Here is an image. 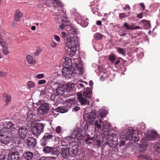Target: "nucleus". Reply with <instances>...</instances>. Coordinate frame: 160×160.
Returning <instances> with one entry per match:
<instances>
[{
	"instance_id": "nucleus-14",
	"label": "nucleus",
	"mask_w": 160,
	"mask_h": 160,
	"mask_svg": "<svg viewBox=\"0 0 160 160\" xmlns=\"http://www.w3.org/2000/svg\"><path fill=\"white\" fill-rule=\"evenodd\" d=\"M36 143V139L32 137H29L27 139V144L29 148H32L35 146Z\"/></svg>"
},
{
	"instance_id": "nucleus-2",
	"label": "nucleus",
	"mask_w": 160,
	"mask_h": 160,
	"mask_svg": "<svg viewBox=\"0 0 160 160\" xmlns=\"http://www.w3.org/2000/svg\"><path fill=\"white\" fill-rule=\"evenodd\" d=\"M16 130L15 125L11 122L7 123L6 126L0 131V141L5 145L8 144L12 140Z\"/></svg>"
},
{
	"instance_id": "nucleus-4",
	"label": "nucleus",
	"mask_w": 160,
	"mask_h": 160,
	"mask_svg": "<svg viewBox=\"0 0 160 160\" xmlns=\"http://www.w3.org/2000/svg\"><path fill=\"white\" fill-rule=\"evenodd\" d=\"M111 125L110 123L106 121H105L103 122L102 128L103 130L105 132L106 131H108ZM104 135H105V132H104ZM106 138L107 140H108V141L110 140H112L114 138L117 139V135L113 133L110 134V133H108V136H104L103 139L104 140L105 138Z\"/></svg>"
},
{
	"instance_id": "nucleus-46",
	"label": "nucleus",
	"mask_w": 160,
	"mask_h": 160,
	"mask_svg": "<svg viewBox=\"0 0 160 160\" xmlns=\"http://www.w3.org/2000/svg\"><path fill=\"white\" fill-rule=\"evenodd\" d=\"M8 46H7L6 47L2 48V53L6 55H8L9 53V52L8 50Z\"/></svg>"
},
{
	"instance_id": "nucleus-45",
	"label": "nucleus",
	"mask_w": 160,
	"mask_h": 160,
	"mask_svg": "<svg viewBox=\"0 0 160 160\" xmlns=\"http://www.w3.org/2000/svg\"><path fill=\"white\" fill-rule=\"evenodd\" d=\"M75 138V136L73 135L72 132L70 136L66 137L65 138L66 140L68 141H70L72 139H73Z\"/></svg>"
},
{
	"instance_id": "nucleus-57",
	"label": "nucleus",
	"mask_w": 160,
	"mask_h": 160,
	"mask_svg": "<svg viewBox=\"0 0 160 160\" xmlns=\"http://www.w3.org/2000/svg\"><path fill=\"white\" fill-rule=\"evenodd\" d=\"M54 38L55 40L58 42H59L60 41V39L59 37L57 35H55L54 36Z\"/></svg>"
},
{
	"instance_id": "nucleus-60",
	"label": "nucleus",
	"mask_w": 160,
	"mask_h": 160,
	"mask_svg": "<svg viewBox=\"0 0 160 160\" xmlns=\"http://www.w3.org/2000/svg\"><path fill=\"white\" fill-rule=\"evenodd\" d=\"M139 5L141 6V7L142 8L143 10L144 9L145 6L144 3H141L139 4Z\"/></svg>"
},
{
	"instance_id": "nucleus-34",
	"label": "nucleus",
	"mask_w": 160,
	"mask_h": 160,
	"mask_svg": "<svg viewBox=\"0 0 160 160\" xmlns=\"http://www.w3.org/2000/svg\"><path fill=\"white\" fill-rule=\"evenodd\" d=\"M99 72L103 73V74L101 75L100 78H101L102 77H104V78L108 77V76L106 74L107 72L106 70L105 69H103V68H99Z\"/></svg>"
},
{
	"instance_id": "nucleus-30",
	"label": "nucleus",
	"mask_w": 160,
	"mask_h": 160,
	"mask_svg": "<svg viewBox=\"0 0 160 160\" xmlns=\"http://www.w3.org/2000/svg\"><path fill=\"white\" fill-rule=\"evenodd\" d=\"M107 114V112L103 109H100L98 111V114L101 118L106 115Z\"/></svg>"
},
{
	"instance_id": "nucleus-7",
	"label": "nucleus",
	"mask_w": 160,
	"mask_h": 160,
	"mask_svg": "<svg viewBox=\"0 0 160 160\" xmlns=\"http://www.w3.org/2000/svg\"><path fill=\"white\" fill-rule=\"evenodd\" d=\"M96 117V113L94 110L92 111L89 113L85 114L83 115L84 119L88 121L91 125H93Z\"/></svg>"
},
{
	"instance_id": "nucleus-6",
	"label": "nucleus",
	"mask_w": 160,
	"mask_h": 160,
	"mask_svg": "<svg viewBox=\"0 0 160 160\" xmlns=\"http://www.w3.org/2000/svg\"><path fill=\"white\" fill-rule=\"evenodd\" d=\"M45 124L43 123H37L35 126L32 128V133L33 134L38 136L43 132Z\"/></svg>"
},
{
	"instance_id": "nucleus-8",
	"label": "nucleus",
	"mask_w": 160,
	"mask_h": 160,
	"mask_svg": "<svg viewBox=\"0 0 160 160\" xmlns=\"http://www.w3.org/2000/svg\"><path fill=\"white\" fill-rule=\"evenodd\" d=\"M49 110V105L46 103L42 104L37 110L38 113L41 115L47 114Z\"/></svg>"
},
{
	"instance_id": "nucleus-12",
	"label": "nucleus",
	"mask_w": 160,
	"mask_h": 160,
	"mask_svg": "<svg viewBox=\"0 0 160 160\" xmlns=\"http://www.w3.org/2000/svg\"><path fill=\"white\" fill-rule=\"evenodd\" d=\"M28 130L25 127H20L18 130V132L19 137L22 139L24 138L27 136Z\"/></svg>"
},
{
	"instance_id": "nucleus-11",
	"label": "nucleus",
	"mask_w": 160,
	"mask_h": 160,
	"mask_svg": "<svg viewBox=\"0 0 160 160\" xmlns=\"http://www.w3.org/2000/svg\"><path fill=\"white\" fill-rule=\"evenodd\" d=\"M158 137V134L157 132L153 129H151L147 132L146 139L147 141L153 140L156 138Z\"/></svg>"
},
{
	"instance_id": "nucleus-48",
	"label": "nucleus",
	"mask_w": 160,
	"mask_h": 160,
	"mask_svg": "<svg viewBox=\"0 0 160 160\" xmlns=\"http://www.w3.org/2000/svg\"><path fill=\"white\" fill-rule=\"evenodd\" d=\"M94 37L96 39L100 40L102 38V35L101 34L96 33L95 34Z\"/></svg>"
},
{
	"instance_id": "nucleus-35",
	"label": "nucleus",
	"mask_w": 160,
	"mask_h": 160,
	"mask_svg": "<svg viewBox=\"0 0 160 160\" xmlns=\"http://www.w3.org/2000/svg\"><path fill=\"white\" fill-rule=\"evenodd\" d=\"M51 153V154L55 156V158H56L58 156L59 154V151L56 148H53Z\"/></svg>"
},
{
	"instance_id": "nucleus-38",
	"label": "nucleus",
	"mask_w": 160,
	"mask_h": 160,
	"mask_svg": "<svg viewBox=\"0 0 160 160\" xmlns=\"http://www.w3.org/2000/svg\"><path fill=\"white\" fill-rule=\"evenodd\" d=\"M0 43L2 48L6 47L7 46H8L2 37H0Z\"/></svg>"
},
{
	"instance_id": "nucleus-25",
	"label": "nucleus",
	"mask_w": 160,
	"mask_h": 160,
	"mask_svg": "<svg viewBox=\"0 0 160 160\" xmlns=\"http://www.w3.org/2000/svg\"><path fill=\"white\" fill-rule=\"evenodd\" d=\"M56 92L59 96L66 95L65 89L62 87H58L56 89Z\"/></svg>"
},
{
	"instance_id": "nucleus-22",
	"label": "nucleus",
	"mask_w": 160,
	"mask_h": 160,
	"mask_svg": "<svg viewBox=\"0 0 160 160\" xmlns=\"http://www.w3.org/2000/svg\"><path fill=\"white\" fill-rule=\"evenodd\" d=\"M33 153L30 151L26 152L23 154L24 158L27 160H31L33 158Z\"/></svg>"
},
{
	"instance_id": "nucleus-28",
	"label": "nucleus",
	"mask_w": 160,
	"mask_h": 160,
	"mask_svg": "<svg viewBox=\"0 0 160 160\" xmlns=\"http://www.w3.org/2000/svg\"><path fill=\"white\" fill-rule=\"evenodd\" d=\"M141 22L143 24L145 29H148L150 28V24L149 21L143 20L141 21Z\"/></svg>"
},
{
	"instance_id": "nucleus-44",
	"label": "nucleus",
	"mask_w": 160,
	"mask_h": 160,
	"mask_svg": "<svg viewBox=\"0 0 160 160\" xmlns=\"http://www.w3.org/2000/svg\"><path fill=\"white\" fill-rule=\"evenodd\" d=\"M145 128V124L143 122H142L138 125V129L141 130L144 129Z\"/></svg>"
},
{
	"instance_id": "nucleus-53",
	"label": "nucleus",
	"mask_w": 160,
	"mask_h": 160,
	"mask_svg": "<svg viewBox=\"0 0 160 160\" xmlns=\"http://www.w3.org/2000/svg\"><path fill=\"white\" fill-rule=\"evenodd\" d=\"M46 81L45 80L42 79L38 81V84L39 85H42L45 83Z\"/></svg>"
},
{
	"instance_id": "nucleus-58",
	"label": "nucleus",
	"mask_w": 160,
	"mask_h": 160,
	"mask_svg": "<svg viewBox=\"0 0 160 160\" xmlns=\"http://www.w3.org/2000/svg\"><path fill=\"white\" fill-rule=\"evenodd\" d=\"M126 17V15L124 13H121L119 14V18L121 19L124 18Z\"/></svg>"
},
{
	"instance_id": "nucleus-16",
	"label": "nucleus",
	"mask_w": 160,
	"mask_h": 160,
	"mask_svg": "<svg viewBox=\"0 0 160 160\" xmlns=\"http://www.w3.org/2000/svg\"><path fill=\"white\" fill-rule=\"evenodd\" d=\"M82 130L81 128H79L75 129L72 132L73 135L77 139H81L82 138Z\"/></svg>"
},
{
	"instance_id": "nucleus-19",
	"label": "nucleus",
	"mask_w": 160,
	"mask_h": 160,
	"mask_svg": "<svg viewBox=\"0 0 160 160\" xmlns=\"http://www.w3.org/2000/svg\"><path fill=\"white\" fill-rule=\"evenodd\" d=\"M119 137L121 145H124L125 143V141L127 140L126 133L124 132L121 133L119 135Z\"/></svg>"
},
{
	"instance_id": "nucleus-47",
	"label": "nucleus",
	"mask_w": 160,
	"mask_h": 160,
	"mask_svg": "<svg viewBox=\"0 0 160 160\" xmlns=\"http://www.w3.org/2000/svg\"><path fill=\"white\" fill-rule=\"evenodd\" d=\"M80 82L81 81H79L76 84V87L78 89H80L81 88H83V85Z\"/></svg>"
},
{
	"instance_id": "nucleus-5",
	"label": "nucleus",
	"mask_w": 160,
	"mask_h": 160,
	"mask_svg": "<svg viewBox=\"0 0 160 160\" xmlns=\"http://www.w3.org/2000/svg\"><path fill=\"white\" fill-rule=\"evenodd\" d=\"M127 140H132L134 142H137L139 140L138 136V132L136 130L129 129L126 132Z\"/></svg>"
},
{
	"instance_id": "nucleus-15",
	"label": "nucleus",
	"mask_w": 160,
	"mask_h": 160,
	"mask_svg": "<svg viewBox=\"0 0 160 160\" xmlns=\"http://www.w3.org/2000/svg\"><path fill=\"white\" fill-rule=\"evenodd\" d=\"M77 98L80 101L82 105H88L89 102L88 101L85 99L82 96V93L81 92L77 93Z\"/></svg>"
},
{
	"instance_id": "nucleus-37",
	"label": "nucleus",
	"mask_w": 160,
	"mask_h": 160,
	"mask_svg": "<svg viewBox=\"0 0 160 160\" xmlns=\"http://www.w3.org/2000/svg\"><path fill=\"white\" fill-rule=\"evenodd\" d=\"M117 51L120 54H122L123 55L125 54L126 52V50L124 48H122L119 47H118L117 48Z\"/></svg>"
},
{
	"instance_id": "nucleus-61",
	"label": "nucleus",
	"mask_w": 160,
	"mask_h": 160,
	"mask_svg": "<svg viewBox=\"0 0 160 160\" xmlns=\"http://www.w3.org/2000/svg\"><path fill=\"white\" fill-rule=\"evenodd\" d=\"M65 27V25L64 24H61L58 27L59 29H62Z\"/></svg>"
},
{
	"instance_id": "nucleus-50",
	"label": "nucleus",
	"mask_w": 160,
	"mask_h": 160,
	"mask_svg": "<svg viewBox=\"0 0 160 160\" xmlns=\"http://www.w3.org/2000/svg\"><path fill=\"white\" fill-rule=\"evenodd\" d=\"M56 43L53 41H51L50 43V46L52 48H55L57 46Z\"/></svg>"
},
{
	"instance_id": "nucleus-54",
	"label": "nucleus",
	"mask_w": 160,
	"mask_h": 160,
	"mask_svg": "<svg viewBox=\"0 0 160 160\" xmlns=\"http://www.w3.org/2000/svg\"><path fill=\"white\" fill-rule=\"evenodd\" d=\"M7 75V72L0 71V77H6Z\"/></svg>"
},
{
	"instance_id": "nucleus-56",
	"label": "nucleus",
	"mask_w": 160,
	"mask_h": 160,
	"mask_svg": "<svg viewBox=\"0 0 160 160\" xmlns=\"http://www.w3.org/2000/svg\"><path fill=\"white\" fill-rule=\"evenodd\" d=\"M61 128L60 126H58L56 129V132L58 133H59L61 132Z\"/></svg>"
},
{
	"instance_id": "nucleus-3",
	"label": "nucleus",
	"mask_w": 160,
	"mask_h": 160,
	"mask_svg": "<svg viewBox=\"0 0 160 160\" xmlns=\"http://www.w3.org/2000/svg\"><path fill=\"white\" fill-rule=\"evenodd\" d=\"M67 41L65 42L66 47L67 48V53L70 56L72 57L75 54L77 51V47L78 45V39L77 37L67 36Z\"/></svg>"
},
{
	"instance_id": "nucleus-29",
	"label": "nucleus",
	"mask_w": 160,
	"mask_h": 160,
	"mask_svg": "<svg viewBox=\"0 0 160 160\" xmlns=\"http://www.w3.org/2000/svg\"><path fill=\"white\" fill-rule=\"evenodd\" d=\"M74 87L75 84L74 83L72 82L68 83L66 86V90L67 92H71Z\"/></svg>"
},
{
	"instance_id": "nucleus-36",
	"label": "nucleus",
	"mask_w": 160,
	"mask_h": 160,
	"mask_svg": "<svg viewBox=\"0 0 160 160\" xmlns=\"http://www.w3.org/2000/svg\"><path fill=\"white\" fill-rule=\"evenodd\" d=\"M52 147L47 146L43 148V151L45 153H50L52 152Z\"/></svg>"
},
{
	"instance_id": "nucleus-51",
	"label": "nucleus",
	"mask_w": 160,
	"mask_h": 160,
	"mask_svg": "<svg viewBox=\"0 0 160 160\" xmlns=\"http://www.w3.org/2000/svg\"><path fill=\"white\" fill-rule=\"evenodd\" d=\"M44 76L43 74H39L36 76V77L37 78L41 79L43 78Z\"/></svg>"
},
{
	"instance_id": "nucleus-27",
	"label": "nucleus",
	"mask_w": 160,
	"mask_h": 160,
	"mask_svg": "<svg viewBox=\"0 0 160 160\" xmlns=\"http://www.w3.org/2000/svg\"><path fill=\"white\" fill-rule=\"evenodd\" d=\"M55 111L56 112L63 113L67 112L68 111V110L64 107H60L56 108L55 109Z\"/></svg>"
},
{
	"instance_id": "nucleus-41",
	"label": "nucleus",
	"mask_w": 160,
	"mask_h": 160,
	"mask_svg": "<svg viewBox=\"0 0 160 160\" xmlns=\"http://www.w3.org/2000/svg\"><path fill=\"white\" fill-rule=\"evenodd\" d=\"M70 32L73 35L78 34V30L75 27H71Z\"/></svg>"
},
{
	"instance_id": "nucleus-63",
	"label": "nucleus",
	"mask_w": 160,
	"mask_h": 160,
	"mask_svg": "<svg viewBox=\"0 0 160 160\" xmlns=\"http://www.w3.org/2000/svg\"><path fill=\"white\" fill-rule=\"evenodd\" d=\"M73 109L75 111H77L80 109V108L78 107H76L74 108Z\"/></svg>"
},
{
	"instance_id": "nucleus-52",
	"label": "nucleus",
	"mask_w": 160,
	"mask_h": 160,
	"mask_svg": "<svg viewBox=\"0 0 160 160\" xmlns=\"http://www.w3.org/2000/svg\"><path fill=\"white\" fill-rule=\"evenodd\" d=\"M130 9V8L128 4L126 5L125 7L123 8V9L127 11L128 10H129Z\"/></svg>"
},
{
	"instance_id": "nucleus-40",
	"label": "nucleus",
	"mask_w": 160,
	"mask_h": 160,
	"mask_svg": "<svg viewBox=\"0 0 160 160\" xmlns=\"http://www.w3.org/2000/svg\"><path fill=\"white\" fill-rule=\"evenodd\" d=\"M138 158H145L148 160H152V158L150 156L146 155L141 154L138 155Z\"/></svg>"
},
{
	"instance_id": "nucleus-42",
	"label": "nucleus",
	"mask_w": 160,
	"mask_h": 160,
	"mask_svg": "<svg viewBox=\"0 0 160 160\" xmlns=\"http://www.w3.org/2000/svg\"><path fill=\"white\" fill-rule=\"evenodd\" d=\"M72 149L71 151H72V156H74L77 153L78 151V148H77V146H73L72 148H71Z\"/></svg>"
},
{
	"instance_id": "nucleus-62",
	"label": "nucleus",
	"mask_w": 160,
	"mask_h": 160,
	"mask_svg": "<svg viewBox=\"0 0 160 160\" xmlns=\"http://www.w3.org/2000/svg\"><path fill=\"white\" fill-rule=\"evenodd\" d=\"M133 29H140V26H135L133 24Z\"/></svg>"
},
{
	"instance_id": "nucleus-1",
	"label": "nucleus",
	"mask_w": 160,
	"mask_h": 160,
	"mask_svg": "<svg viewBox=\"0 0 160 160\" xmlns=\"http://www.w3.org/2000/svg\"><path fill=\"white\" fill-rule=\"evenodd\" d=\"M80 60V58H77L74 59L72 62L69 57L65 58L63 64L64 68L62 70V75L64 76L68 75L69 77L70 75L74 76L76 74L83 73L84 70Z\"/></svg>"
},
{
	"instance_id": "nucleus-13",
	"label": "nucleus",
	"mask_w": 160,
	"mask_h": 160,
	"mask_svg": "<svg viewBox=\"0 0 160 160\" xmlns=\"http://www.w3.org/2000/svg\"><path fill=\"white\" fill-rule=\"evenodd\" d=\"M53 136L50 134H46L40 140V144L42 146L45 145L48 140L52 139Z\"/></svg>"
},
{
	"instance_id": "nucleus-23",
	"label": "nucleus",
	"mask_w": 160,
	"mask_h": 160,
	"mask_svg": "<svg viewBox=\"0 0 160 160\" xmlns=\"http://www.w3.org/2000/svg\"><path fill=\"white\" fill-rule=\"evenodd\" d=\"M91 94L92 92L91 91L90 89L89 88H87L83 92V96L86 98H91Z\"/></svg>"
},
{
	"instance_id": "nucleus-17",
	"label": "nucleus",
	"mask_w": 160,
	"mask_h": 160,
	"mask_svg": "<svg viewBox=\"0 0 160 160\" xmlns=\"http://www.w3.org/2000/svg\"><path fill=\"white\" fill-rule=\"evenodd\" d=\"M9 160H19L18 152H15L8 154Z\"/></svg>"
},
{
	"instance_id": "nucleus-43",
	"label": "nucleus",
	"mask_w": 160,
	"mask_h": 160,
	"mask_svg": "<svg viewBox=\"0 0 160 160\" xmlns=\"http://www.w3.org/2000/svg\"><path fill=\"white\" fill-rule=\"evenodd\" d=\"M109 59L111 62H114L116 59V56L113 54H111L109 56Z\"/></svg>"
},
{
	"instance_id": "nucleus-32",
	"label": "nucleus",
	"mask_w": 160,
	"mask_h": 160,
	"mask_svg": "<svg viewBox=\"0 0 160 160\" xmlns=\"http://www.w3.org/2000/svg\"><path fill=\"white\" fill-rule=\"evenodd\" d=\"M123 26L125 28V29L127 30H132L133 29V24H132L130 25L127 22H124Z\"/></svg>"
},
{
	"instance_id": "nucleus-20",
	"label": "nucleus",
	"mask_w": 160,
	"mask_h": 160,
	"mask_svg": "<svg viewBox=\"0 0 160 160\" xmlns=\"http://www.w3.org/2000/svg\"><path fill=\"white\" fill-rule=\"evenodd\" d=\"M2 97L4 99V101L6 102V105H8L11 100V97L9 94L4 93L2 94Z\"/></svg>"
},
{
	"instance_id": "nucleus-59",
	"label": "nucleus",
	"mask_w": 160,
	"mask_h": 160,
	"mask_svg": "<svg viewBox=\"0 0 160 160\" xmlns=\"http://www.w3.org/2000/svg\"><path fill=\"white\" fill-rule=\"evenodd\" d=\"M142 14V13L138 14L137 16V18L139 19H141L143 17Z\"/></svg>"
},
{
	"instance_id": "nucleus-10",
	"label": "nucleus",
	"mask_w": 160,
	"mask_h": 160,
	"mask_svg": "<svg viewBox=\"0 0 160 160\" xmlns=\"http://www.w3.org/2000/svg\"><path fill=\"white\" fill-rule=\"evenodd\" d=\"M76 21L78 23H79L83 27H86L88 24V19L87 18H85L80 15L78 16Z\"/></svg>"
},
{
	"instance_id": "nucleus-26",
	"label": "nucleus",
	"mask_w": 160,
	"mask_h": 160,
	"mask_svg": "<svg viewBox=\"0 0 160 160\" xmlns=\"http://www.w3.org/2000/svg\"><path fill=\"white\" fill-rule=\"evenodd\" d=\"M61 154L64 158H66L68 154V150L67 148H62Z\"/></svg>"
},
{
	"instance_id": "nucleus-21",
	"label": "nucleus",
	"mask_w": 160,
	"mask_h": 160,
	"mask_svg": "<svg viewBox=\"0 0 160 160\" xmlns=\"http://www.w3.org/2000/svg\"><path fill=\"white\" fill-rule=\"evenodd\" d=\"M23 16L22 14L20 12V11L17 9L16 10V12L14 15V20L15 21L18 22L20 20V18Z\"/></svg>"
},
{
	"instance_id": "nucleus-55",
	"label": "nucleus",
	"mask_w": 160,
	"mask_h": 160,
	"mask_svg": "<svg viewBox=\"0 0 160 160\" xmlns=\"http://www.w3.org/2000/svg\"><path fill=\"white\" fill-rule=\"evenodd\" d=\"M41 50L40 48H38L34 52V55L35 56L38 55L41 52Z\"/></svg>"
},
{
	"instance_id": "nucleus-9",
	"label": "nucleus",
	"mask_w": 160,
	"mask_h": 160,
	"mask_svg": "<svg viewBox=\"0 0 160 160\" xmlns=\"http://www.w3.org/2000/svg\"><path fill=\"white\" fill-rule=\"evenodd\" d=\"M42 2L48 6H50L51 3H53L54 5L61 8L62 4L60 0H42Z\"/></svg>"
},
{
	"instance_id": "nucleus-39",
	"label": "nucleus",
	"mask_w": 160,
	"mask_h": 160,
	"mask_svg": "<svg viewBox=\"0 0 160 160\" xmlns=\"http://www.w3.org/2000/svg\"><path fill=\"white\" fill-rule=\"evenodd\" d=\"M95 126V129L96 130V128L98 129H100L101 127V125L98 123V120L94 121V124Z\"/></svg>"
},
{
	"instance_id": "nucleus-33",
	"label": "nucleus",
	"mask_w": 160,
	"mask_h": 160,
	"mask_svg": "<svg viewBox=\"0 0 160 160\" xmlns=\"http://www.w3.org/2000/svg\"><path fill=\"white\" fill-rule=\"evenodd\" d=\"M27 88L30 89L34 88L35 86V84L32 81H29L27 83Z\"/></svg>"
},
{
	"instance_id": "nucleus-49",
	"label": "nucleus",
	"mask_w": 160,
	"mask_h": 160,
	"mask_svg": "<svg viewBox=\"0 0 160 160\" xmlns=\"http://www.w3.org/2000/svg\"><path fill=\"white\" fill-rule=\"evenodd\" d=\"M0 160H8V159L5 154H2L0 155Z\"/></svg>"
},
{
	"instance_id": "nucleus-64",
	"label": "nucleus",
	"mask_w": 160,
	"mask_h": 160,
	"mask_svg": "<svg viewBox=\"0 0 160 160\" xmlns=\"http://www.w3.org/2000/svg\"><path fill=\"white\" fill-rule=\"evenodd\" d=\"M62 37L64 38L66 36V33L65 32H62Z\"/></svg>"
},
{
	"instance_id": "nucleus-31",
	"label": "nucleus",
	"mask_w": 160,
	"mask_h": 160,
	"mask_svg": "<svg viewBox=\"0 0 160 160\" xmlns=\"http://www.w3.org/2000/svg\"><path fill=\"white\" fill-rule=\"evenodd\" d=\"M36 115L32 112V111H29L27 114V119H34L36 117Z\"/></svg>"
},
{
	"instance_id": "nucleus-24",
	"label": "nucleus",
	"mask_w": 160,
	"mask_h": 160,
	"mask_svg": "<svg viewBox=\"0 0 160 160\" xmlns=\"http://www.w3.org/2000/svg\"><path fill=\"white\" fill-rule=\"evenodd\" d=\"M76 103V101L74 99H68L65 102L64 104H66L67 107H69L73 105H75Z\"/></svg>"
},
{
	"instance_id": "nucleus-18",
	"label": "nucleus",
	"mask_w": 160,
	"mask_h": 160,
	"mask_svg": "<svg viewBox=\"0 0 160 160\" xmlns=\"http://www.w3.org/2000/svg\"><path fill=\"white\" fill-rule=\"evenodd\" d=\"M26 59L29 64L33 65L36 63L37 61L31 55H27L26 57Z\"/></svg>"
}]
</instances>
